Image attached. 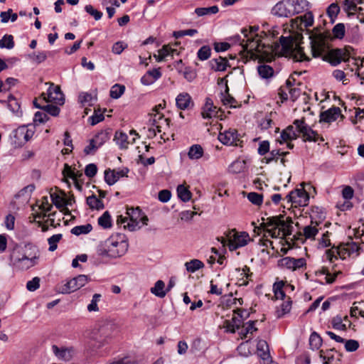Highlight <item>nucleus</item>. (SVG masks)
<instances>
[{
    "label": "nucleus",
    "instance_id": "obj_1",
    "mask_svg": "<svg viewBox=\"0 0 364 364\" xmlns=\"http://www.w3.org/2000/svg\"><path fill=\"white\" fill-rule=\"evenodd\" d=\"M328 37V33H319L311 36V50L314 58H321L323 60L329 62L332 65H338L342 61L348 59V54L341 48L331 49L327 51L328 46L326 39Z\"/></svg>",
    "mask_w": 364,
    "mask_h": 364
},
{
    "label": "nucleus",
    "instance_id": "obj_2",
    "mask_svg": "<svg viewBox=\"0 0 364 364\" xmlns=\"http://www.w3.org/2000/svg\"><path fill=\"white\" fill-rule=\"evenodd\" d=\"M293 125L288 126L281 132V138L282 141H292L299 137L297 134H301L304 141H323L324 139L320 136L318 134L313 130L308 124H306L304 119H295Z\"/></svg>",
    "mask_w": 364,
    "mask_h": 364
},
{
    "label": "nucleus",
    "instance_id": "obj_3",
    "mask_svg": "<svg viewBox=\"0 0 364 364\" xmlns=\"http://www.w3.org/2000/svg\"><path fill=\"white\" fill-rule=\"evenodd\" d=\"M223 247L228 246L229 250H236L245 247L250 241V237L247 232H239L236 229H229L224 233V237L218 238Z\"/></svg>",
    "mask_w": 364,
    "mask_h": 364
},
{
    "label": "nucleus",
    "instance_id": "obj_4",
    "mask_svg": "<svg viewBox=\"0 0 364 364\" xmlns=\"http://www.w3.org/2000/svg\"><path fill=\"white\" fill-rule=\"evenodd\" d=\"M36 256H28L24 252H11L10 255V264L14 267L26 270L36 264Z\"/></svg>",
    "mask_w": 364,
    "mask_h": 364
},
{
    "label": "nucleus",
    "instance_id": "obj_5",
    "mask_svg": "<svg viewBox=\"0 0 364 364\" xmlns=\"http://www.w3.org/2000/svg\"><path fill=\"white\" fill-rule=\"evenodd\" d=\"M241 32L245 38V43L242 44L243 50L250 53L252 58L255 55V53H260L263 46H262L261 39L258 35L255 36H249L247 28H242Z\"/></svg>",
    "mask_w": 364,
    "mask_h": 364
},
{
    "label": "nucleus",
    "instance_id": "obj_6",
    "mask_svg": "<svg viewBox=\"0 0 364 364\" xmlns=\"http://www.w3.org/2000/svg\"><path fill=\"white\" fill-rule=\"evenodd\" d=\"M90 281V278L85 274H80L68 281L62 287L61 292L63 294H69L74 292L81 287H84Z\"/></svg>",
    "mask_w": 364,
    "mask_h": 364
},
{
    "label": "nucleus",
    "instance_id": "obj_7",
    "mask_svg": "<svg viewBox=\"0 0 364 364\" xmlns=\"http://www.w3.org/2000/svg\"><path fill=\"white\" fill-rule=\"evenodd\" d=\"M14 143L17 146H21L28 141L34 134L33 127L29 128L28 126H20L13 132Z\"/></svg>",
    "mask_w": 364,
    "mask_h": 364
},
{
    "label": "nucleus",
    "instance_id": "obj_8",
    "mask_svg": "<svg viewBox=\"0 0 364 364\" xmlns=\"http://www.w3.org/2000/svg\"><path fill=\"white\" fill-rule=\"evenodd\" d=\"M285 200L296 206H306L309 200V196L304 188H296L286 196Z\"/></svg>",
    "mask_w": 364,
    "mask_h": 364
},
{
    "label": "nucleus",
    "instance_id": "obj_9",
    "mask_svg": "<svg viewBox=\"0 0 364 364\" xmlns=\"http://www.w3.org/2000/svg\"><path fill=\"white\" fill-rule=\"evenodd\" d=\"M306 260L304 257L294 258L291 257H283L277 261V266L280 268H287L291 271H296L306 267Z\"/></svg>",
    "mask_w": 364,
    "mask_h": 364
},
{
    "label": "nucleus",
    "instance_id": "obj_10",
    "mask_svg": "<svg viewBox=\"0 0 364 364\" xmlns=\"http://www.w3.org/2000/svg\"><path fill=\"white\" fill-rule=\"evenodd\" d=\"M42 97L47 102H53L58 105L64 103L63 95L58 86L52 84L47 90L46 93H43Z\"/></svg>",
    "mask_w": 364,
    "mask_h": 364
},
{
    "label": "nucleus",
    "instance_id": "obj_11",
    "mask_svg": "<svg viewBox=\"0 0 364 364\" xmlns=\"http://www.w3.org/2000/svg\"><path fill=\"white\" fill-rule=\"evenodd\" d=\"M222 110L221 109L218 108L216 106L213 105V100L207 97L205 100V103L203 107L201 115L203 119H210L212 117L222 118Z\"/></svg>",
    "mask_w": 364,
    "mask_h": 364
},
{
    "label": "nucleus",
    "instance_id": "obj_12",
    "mask_svg": "<svg viewBox=\"0 0 364 364\" xmlns=\"http://www.w3.org/2000/svg\"><path fill=\"white\" fill-rule=\"evenodd\" d=\"M129 170L128 168H124L119 171L112 170L110 168L105 171V181L109 185H114L120 178L127 177Z\"/></svg>",
    "mask_w": 364,
    "mask_h": 364
},
{
    "label": "nucleus",
    "instance_id": "obj_13",
    "mask_svg": "<svg viewBox=\"0 0 364 364\" xmlns=\"http://www.w3.org/2000/svg\"><path fill=\"white\" fill-rule=\"evenodd\" d=\"M291 4L289 0L278 2L272 9V14L279 17H291Z\"/></svg>",
    "mask_w": 364,
    "mask_h": 364
},
{
    "label": "nucleus",
    "instance_id": "obj_14",
    "mask_svg": "<svg viewBox=\"0 0 364 364\" xmlns=\"http://www.w3.org/2000/svg\"><path fill=\"white\" fill-rule=\"evenodd\" d=\"M339 117L341 119L344 118L343 115L341 114V109L338 107H333L321 112L320 122L331 123L336 121Z\"/></svg>",
    "mask_w": 364,
    "mask_h": 364
},
{
    "label": "nucleus",
    "instance_id": "obj_15",
    "mask_svg": "<svg viewBox=\"0 0 364 364\" xmlns=\"http://www.w3.org/2000/svg\"><path fill=\"white\" fill-rule=\"evenodd\" d=\"M141 209L139 208H128L127 209V213L130 219V222L127 223V227L130 231H134L136 229L140 228L139 225V218L141 215ZM126 228V225H124Z\"/></svg>",
    "mask_w": 364,
    "mask_h": 364
},
{
    "label": "nucleus",
    "instance_id": "obj_16",
    "mask_svg": "<svg viewBox=\"0 0 364 364\" xmlns=\"http://www.w3.org/2000/svg\"><path fill=\"white\" fill-rule=\"evenodd\" d=\"M218 140L225 145H237L238 133L235 129H229L223 132H220Z\"/></svg>",
    "mask_w": 364,
    "mask_h": 364
},
{
    "label": "nucleus",
    "instance_id": "obj_17",
    "mask_svg": "<svg viewBox=\"0 0 364 364\" xmlns=\"http://www.w3.org/2000/svg\"><path fill=\"white\" fill-rule=\"evenodd\" d=\"M289 55L295 62H309L311 60L304 53V48L298 45L289 49Z\"/></svg>",
    "mask_w": 364,
    "mask_h": 364
},
{
    "label": "nucleus",
    "instance_id": "obj_18",
    "mask_svg": "<svg viewBox=\"0 0 364 364\" xmlns=\"http://www.w3.org/2000/svg\"><path fill=\"white\" fill-rule=\"evenodd\" d=\"M52 350L55 355L59 359L64 361H69L73 357V348H59L55 345L52 346Z\"/></svg>",
    "mask_w": 364,
    "mask_h": 364
},
{
    "label": "nucleus",
    "instance_id": "obj_19",
    "mask_svg": "<svg viewBox=\"0 0 364 364\" xmlns=\"http://www.w3.org/2000/svg\"><path fill=\"white\" fill-rule=\"evenodd\" d=\"M176 104L178 109L183 110L188 109L191 105H193L192 98L187 92L180 93L176 98Z\"/></svg>",
    "mask_w": 364,
    "mask_h": 364
},
{
    "label": "nucleus",
    "instance_id": "obj_20",
    "mask_svg": "<svg viewBox=\"0 0 364 364\" xmlns=\"http://www.w3.org/2000/svg\"><path fill=\"white\" fill-rule=\"evenodd\" d=\"M114 140L119 146V149H127L129 144H134L136 141V137H133L131 141H128V136L126 133L120 131L115 132Z\"/></svg>",
    "mask_w": 364,
    "mask_h": 364
},
{
    "label": "nucleus",
    "instance_id": "obj_21",
    "mask_svg": "<svg viewBox=\"0 0 364 364\" xmlns=\"http://www.w3.org/2000/svg\"><path fill=\"white\" fill-rule=\"evenodd\" d=\"M336 351L335 348L327 349L326 350H321L319 351L320 358L323 360V364H340L341 358H335L333 352Z\"/></svg>",
    "mask_w": 364,
    "mask_h": 364
},
{
    "label": "nucleus",
    "instance_id": "obj_22",
    "mask_svg": "<svg viewBox=\"0 0 364 364\" xmlns=\"http://www.w3.org/2000/svg\"><path fill=\"white\" fill-rule=\"evenodd\" d=\"M121 252H98L95 258L97 263H108L111 259L121 257L124 255Z\"/></svg>",
    "mask_w": 364,
    "mask_h": 364
},
{
    "label": "nucleus",
    "instance_id": "obj_23",
    "mask_svg": "<svg viewBox=\"0 0 364 364\" xmlns=\"http://www.w3.org/2000/svg\"><path fill=\"white\" fill-rule=\"evenodd\" d=\"M211 69L215 71H225L227 67L229 65L228 61L226 58L219 57L218 58H213L209 62Z\"/></svg>",
    "mask_w": 364,
    "mask_h": 364
},
{
    "label": "nucleus",
    "instance_id": "obj_24",
    "mask_svg": "<svg viewBox=\"0 0 364 364\" xmlns=\"http://www.w3.org/2000/svg\"><path fill=\"white\" fill-rule=\"evenodd\" d=\"M257 354L263 360H268L270 357L269 346L266 341L259 340L257 343Z\"/></svg>",
    "mask_w": 364,
    "mask_h": 364
},
{
    "label": "nucleus",
    "instance_id": "obj_25",
    "mask_svg": "<svg viewBox=\"0 0 364 364\" xmlns=\"http://www.w3.org/2000/svg\"><path fill=\"white\" fill-rule=\"evenodd\" d=\"M174 53H177L176 49H173L168 46H164L161 49L159 50L158 54L154 55V58L158 62L163 61L168 56H173Z\"/></svg>",
    "mask_w": 364,
    "mask_h": 364
},
{
    "label": "nucleus",
    "instance_id": "obj_26",
    "mask_svg": "<svg viewBox=\"0 0 364 364\" xmlns=\"http://www.w3.org/2000/svg\"><path fill=\"white\" fill-rule=\"evenodd\" d=\"M107 243L108 246L111 245L114 247H119L122 250H127L128 248V243L124 239V235H119L116 237H111L108 240Z\"/></svg>",
    "mask_w": 364,
    "mask_h": 364
},
{
    "label": "nucleus",
    "instance_id": "obj_27",
    "mask_svg": "<svg viewBox=\"0 0 364 364\" xmlns=\"http://www.w3.org/2000/svg\"><path fill=\"white\" fill-rule=\"evenodd\" d=\"M291 4V16L303 12L306 7L308 6V2L306 0H289Z\"/></svg>",
    "mask_w": 364,
    "mask_h": 364
},
{
    "label": "nucleus",
    "instance_id": "obj_28",
    "mask_svg": "<svg viewBox=\"0 0 364 364\" xmlns=\"http://www.w3.org/2000/svg\"><path fill=\"white\" fill-rule=\"evenodd\" d=\"M284 218V217L282 215H279V219L277 225L278 229L280 230L282 237L291 235L293 228L292 225H287V221H285Z\"/></svg>",
    "mask_w": 364,
    "mask_h": 364
},
{
    "label": "nucleus",
    "instance_id": "obj_29",
    "mask_svg": "<svg viewBox=\"0 0 364 364\" xmlns=\"http://www.w3.org/2000/svg\"><path fill=\"white\" fill-rule=\"evenodd\" d=\"M318 225V223L317 222H314L311 220V225L304 228L303 232L306 239H314L315 236L318 232V229L316 227Z\"/></svg>",
    "mask_w": 364,
    "mask_h": 364
},
{
    "label": "nucleus",
    "instance_id": "obj_30",
    "mask_svg": "<svg viewBox=\"0 0 364 364\" xmlns=\"http://www.w3.org/2000/svg\"><path fill=\"white\" fill-rule=\"evenodd\" d=\"M257 322V321H249L242 326V328L240 333L242 339L247 338L249 333L252 334L253 332L257 331V328L255 327Z\"/></svg>",
    "mask_w": 364,
    "mask_h": 364
},
{
    "label": "nucleus",
    "instance_id": "obj_31",
    "mask_svg": "<svg viewBox=\"0 0 364 364\" xmlns=\"http://www.w3.org/2000/svg\"><path fill=\"white\" fill-rule=\"evenodd\" d=\"M228 87L226 85V89L224 92L220 94V100L224 105H229L230 107H237V102L236 100L229 94Z\"/></svg>",
    "mask_w": 364,
    "mask_h": 364
},
{
    "label": "nucleus",
    "instance_id": "obj_32",
    "mask_svg": "<svg viewBox=\"0 0 364 364\" xmlns=\"http://www.w3.org/2000/svg\"><path fill=\"white\" fill-rule=\"evenodd\" d=\"M110 138L109 132L106 130H102L99 132L92 139V142L100 147Z\"/></svg>",
    "mask_w": 364,
    "mask_h": 364
},
{
    "label": "nucleus",
    "instance_id": "obj_33",
    "mask_svg": "<svg viewBox=\"0 0 364 364\" xmlns=\"http://www.w3.org/2000/svg\"><path fill=\"white\" fill-rule=\"evenodd\" d=\"M259 75L263 79H268L274 75V69L269 65L262 64L257 67Z\"/></svg>",
    "mask_w": 364,
    "mask_h": 364
},
{
    "label": "nucleus",
    "instance_id": "obj_34",
    "mask_svg": "<svg viewBox=\"0 0 364 364\" xmlns=\"http://www.w3.org/2000/svg\"><path fill=\"white\" fill-rule=\"evenodd\" d=\"M86 203L91 209L102 210L105 208L103 202L94 194L87 198Z\"/></svg>",
    "mask_w": 364,
    "mask_h": 364
},
{
    "label": "nucleus",
    "instance_id": "obj_35",
    "mask_svg": "<svg viewBox=\"0 0 364 364\" xmlns=\"http://www.w3.org/2000/svg\"><path fill=\"white\" fill-rule=\"evenodd\" d=\"M292 301L290 297H288L287 301H284L281 306L276 311V316L277 318H282L285 314H288L291 309Z\"/></svg>",
    "mask_w": 364,
    "mask_h": 364
},
{
    "label": "nucleus",
    "instance_id": "obj_36",
    "mask_svg": "<svg viewBox=\"0 0 364 364\" xmlns=\"http://www.w3.org/2000/svg\"><path fill=\"white\" fill-rule=\"evenodd\" d=\"M165 284L162 280H158L154 287L151 288V292L159 298H164L166 291H164Z\"/></svg>",
    "mask_w": 364,
    "mask_h": 364
},
{
    "label": "nucleus",
    "instance_id": "obj_37",
    "mask_svg": "<svg viewBox=\"0 0 364 364\" xmlns=\"http://www.w3.org/2000/svg\"><path fill=\"white\" fill-rule=\"evenodd\" d=\"M315 274L316 276L325 275L324 279L326 284H332L335 282L337 274H331L328 268L323 267L321 269L316 271Z\"/></svg>",
    "mask_w": 364,
    "mask_h": 364
},
{
    "label": "nucleus",
    "instance_id": "obj_38",
    "mask_svg": "<svg viewBox=\"0 0 364 364\" xmlns=\"http://www.w3.org/2000/svg\"><path fill=\"white\" fill-rule=\"evenodd\" d=\"M203 155V149L199 144L192 145L188 151V156L191 159H198Z\"/></svg>",
    "mask_w": 364,
    "mask_h": 364
},
{
    "label": "nucleus",
    "instance_id": "obj_39",
    "mask_svg": "<svg viewBox=\"0 0 364 364\" xmlns=\"http://www.w3.org/2000/svg\"><path fill=\"white\" fill-rule=\"evenodd\" d=\"M33 104H34V106L36 107L41 109L42 110L46 112V114H49L51 116L56 117L60 113V108L58 106H56V105H44L43 107H41L40 105H38L37 104L36 102H34Z\"/></svg>",
    "mask_w": 364,
    "mask_h": 364
},
{
    "label": "nucleus",
    "instance_id": "obj_40",
    "mask_svg": "<svg viewBox=\"0 0 364 364\" xmlns=\"http://www.w3.org/2000/svg\"><path fill=\"white\" fill-rule=\"evenodd\" d=\"M185 266L188 272L193 273L203 268L204 267V264L199 259H193L186 262Z\"/></svg>",
    "mask_w": 364,
    "mask_h": 364
},
{
    "label": "nucleus",
    "instance_id": "obj_41",
    "mask_svg": "<svg viewBox=\"0 0 364 364\" xmlns=\"http://www.w3.org/2000/svg\"><path fill=\"white\" fill-rule=\"evenodd\" d=\"M322 338L316 332H313L310 335L309 345L312 350H318L322 345Z\"/></svg>",
    "mask_w": 364,
    "mask_h": 364
},
{
    "label": "nucleus",
    "instance_id": "obj_42",
    "mask_svg": "<svg viewBox=\"0 0 364 364\" xmlns=\"http://www.w3.org/2000/svg\"><path fill=\"white\" fill-rule=\"evenodd\" d=\"M92 230L91 224H86L82 225H77L72 228L71 233L75 235H80L87 234Z\"/></svg>",
    "mask_w": 364,
    "mask_h": 364
},
{
    "label": "nucleus",
    "instance_id": "obj_43",
    "mask_svg": "<svg viewBox=\"0 0 364 364\" xmlns=\"http://www.w3.org/2000/svg\"><path fill=\"white\" fill-rule=\"evenodd\" d=\"M63 175L65 178H70L73 180H76L78 178H80L82 176V173L80 171H75V170H73L71 167L68 165L65 164L64 169L63 171Z\"/></svg>",
    "mask_w": 364,
    "mask_h": 364
},
{
    "label": "nucleus",
    "instance_id": "obj_44",
    "mask_svg": "<svg viewBox=\"0 0 364 364\" xmlns=\"http://www.w3.org/2000/svg\"><path fill=\"white\" fill-rule=\"evenodd\" d=\"M15 46L14 37L10 34H5L0 39V48L12 49Z\"/></svg>",
    "mask_w": 364,
    "mask_h": 364
},
{
    "label": "nucleus",
    "instance_id": "obj_45",
    "mask_svg": "<svg viewBox=\"0 0 364 364\" xmlns=\"http://www.w3.org/2000/svg\"><path fill=\"white\" fill-rule=\"evenodd\" d=\"M177 194L178 198L183 202L188 201L192 195L191 191L183 185H179L178 186Z\"/></svg>",
    "mask_w": 364,
    "mask_h": 364
},
{
    "label": "nucleus",
    "instance_id": "obj_46",
    "mask_svg": "<svg viewBox=\"0 0 364 364\" xmlns=\"http://www.w3.org/2000/svg\"><path fill=\"white\" fill-rule=\"evenodd\" d=\"M218 11H219V9L217 6H213L208 7V8H205V7L196 8L195 9V13L198 16H203L208 15L210 14H217L218 12Z\"/></svg>",
    "mask_w": 364,
    "mask_h": 364
},
{
    "label": "nucleus",
    "instance_id": "obj_47",
    "mask_svg": "<svg viewBox=\"0 0 364 364\" xmlns=\"http://www.w3.org/2000/svg\"><path fill=\"white\" fill-rule=\"evenodd\" d=\"M98 224L105 229L112 226L111 216L108 211H105L99 218Z\"/></svg>",
    "mask_w": 364,
    "mask_h": 364
},
{
    "label": "nucleus",
    "instance_id": "obj_48",
    "mask_svg": "<svg viewBox=\"0 0 364 364\" xmlns=\"http://www.w3.org/2000/svg\"><path fill=\"white\" fill-rule=\"evenodd\" d=\"M124 85L115 84L111 87L109 95L113 99H118L124 94Z\"/></svg>",
    "mask_w": 364,
    "mask_h": 364
},
{
    "label": "nucleus",
    "instance_id": "obj_49",
    "mask_svg": "<svg viewBox=\"0 0 364 364\" xmlns=\"http://www.w3.org/2000/svg\"><path fill=\"white\" fill-rule=\"evenodd\" d=\"M211 55V48L209 46H202L197 52V58L204 61L208 60Z\"/></svg>",
    "mask_w": 364,
    "mask_h": 364
},
{
    "label": "nucleus",
    "instance_id": "obj_50",
    "mask_svg": "<svg viewBox=\"0 0 364 364\" xmlns=\"http://www.w3.org/2000/svg\"><path fill=\"white\" fill-rule=\"evenodd\" d=\"M47 54L48 53L46 51L33 52L29 55V58L36 63H41L46 60L48 57Z\"/></svg>",
    "mask_w": 364,
    "mask_h": 364
},
{
    "label": "nucleus",
    "instance_id": "obj_51",
    "mask_svg": "<svg viewBox=\"0 0 364 364\" xmlns=\"http://www.w3.org/2000/svg\"><path fill=\"white\" fill-rule=\"evenodd\" d=\"M331 325L332 327L336 330L345 331L347 329L346 324L343 323V318L339 315H337L332 318Z\"/></svg>",
    "mask_w": 364,
    "mask_h": 364
},
{
    "label": "nucleus",
    "instance_id": "obj_52",
    "mask_svg": "<svg viewBox=\"0 0 364 364\" xmlns=\"http://www.w3.org/2000/svg\"><path fill=\"white\" fill-rule=\"evenodd\" d=\"M345 31V26L342 23H337L332 30L333 36L338 39H342L344 37Z\"/></svg>",
    "mask_w": 364,
    "mask_h": 364
},
{
    "label": "nucleus",
    "instance_id": "obj_53",
    "mask_svg": "<svg viewBox=\"0 0 364 364\" xmlns=\"http://www.w3.org/2000/svg\"><path fill=\"white\" fill-rule=\"evenodd\" d=\"M245 168L244 161H235L229 166V171L232 173H239L243 171Z\"/></svg>",
    "mask_w": 364,
    "mask_h": 364
},
{
    "label": "nucleus",
    "instance_id": "obj_54",
    "mask_svg": "<svg viewBox=\"0 0 364 364\" xmlns=\"http://www.w3.org/2000/svg\"><path fill=\"white\" fill-rule=\"evenodd\" d=\"M247 199L255 205H260L263 201L262 194L251 192L247 194Z\"/></svg>",
    "mask_w": 364,
    "mask_h": 364
},
{
    "label": "nucleus",
    "instance_id": "obj_55",
    "mask_svg": "<svg viewBox=\"0 0 364 364\" xmlns=\"http://www.w3.org/2000/svg\"><path fill=\"white\" fill-rule=\"evenodd\" d=\"M102 295L100 294H95L92 296V299L91 300L90 304L87 305V311L90 312L92 311H98L99 308L97 306L98 301L100 300Z\"/></svg>",
    "mask_w": 364,
    "mask_h": 364
},
{
    "label": "nucleus",
    "instance_id": "obj_56",
    "mask_svg": "<svg viewBox=\"0 0 364 364\" xmlns=\"http://www.w3.org/2000/svg\"><path fill=\"white\" fill-rule=\"evenodd\" d=\"M35 247H36V245L29 241H22L18 244H15V245H14L12 247L13 250H31Z\"/></svg>",
    "mask_w": 364,
    "mask_h": 364
},
{
    "label": "nucleus",
    "instance_id": "obj_57",
    "mask_svg": "<svg viewBox=\"0 0 364 364\" xmlns=\"http://www.w3.org/2000/svg\"><path fill=\"white\" fill-rule=\"evenodd\" d=\"M104 114L99 109L97 110H95L94 114L89 117V121L92 125H95L104 120Z\"/></svg>",
    "mask_w": 364,
    "mask_h": 364
},
{
    "label": "nucleus",
    "instance_id": "obj_58",
    "mask_svg": "<svg viewBox=\"0 0 364 364\" xmlns=\"http://www.w3.org/2000/svg\"><path fill=\"white\" fill-rule=\"evenodd\" d=\"M281 156V152L279 149H274L269 152L268 156H265L262 161L266 164H270L272 161H277L279 156Z\"/></svg>",
    "mask_w": 364,
    "mask_h": 364
},
{
    "label": "nucleus",
    "instance_id": "obj_59",
    "mask_svg": "<svg viewBox=\"0 0 364 364\" xmlns=\"http://www.w3.org/2000/svg\"><path fill=\"white\" fill-rule=\"evenodd\" d=\"M301 23L305 27H310L314 23V16L311 11L305 13L303 16H300Z\"/></svg>",
    "mask_w": 364,
    "mask_h": 364
},
{
    "label": "nucleus",
    "instance_id": "obj_60",
    "mask_svg": "<svg viewBox=\"0 0 364 364\" xmlns=\"http://www.w3.org/2000/svg\"><path fill=\"white\" fill-rule=\"evenodd\" d=\"M164 119V115L161 113H151L149 119V122L157 129L158 132H160V126L158 124L159 121Z\"/></svg>",
    "mask_w": 364,
    "mask_h": 364
},
{
    "label": "nucleus",
    "instance_id": "obj_61",
    "mask_svg": "<svg viewBox=\"0 0 364 364\" xmlns=\"http://www.w3.org/2000/svg\"><path fill=\"white\" fill-rule=\"evenodd\" d=\"M85 10L90 15L92 16L96 21L100 20L103 15L102 12L94 9V7L90 4L86 5Z\"/></svg>",
    "mask_w": 364,
    "mask_h": 364
},
{
    "label": "nucleus",
    "instance_id": "obj_62",
    "mask_svg": "<svg viewBox=\"0 0 364 364\" xmlns=\"http://www.w3.org/2000/svg\"><path fill=\"white\" fill-rule=\"evenodd\" d=\"M50 198L57 208L60 209L63 207L64 198L60 196L58 193H50Z\"/></svg>",
    "mask_w": 364,
    "mask_h": 364
},
{
    "label": "nucleus",
    "instance_id": "obj_63",
    "mask_svg": "<svg viewBox=\"0 0 364 364\" xmlns=\"http://www.w3.org/2000/svg\"><path fill=\"white\" fill-rule=\"evenodd\" d=\"M345 349L348 352H354L359 348L358 341L353 339L345 341Z\"/></svg>",
    "mask_w": 364,
    "mask_h": 364
},
{
    "label": "nucleus",
    "instance_id": "obj_64",
    "mask_svg": "<svg viewBox=\"0 0 364 364\" xmlns=\"http://www.w3.org/2000/svg\"><path fill=\"white\" fill-rule=\"evenodd\" d=\"M8 107L13 112H18L20 109L18 102L11 95L8 97Z\"/></svg>",
    "mask_w": 364,
    "mask_h": 364
}]
</instances>
